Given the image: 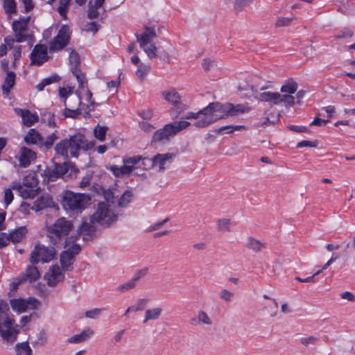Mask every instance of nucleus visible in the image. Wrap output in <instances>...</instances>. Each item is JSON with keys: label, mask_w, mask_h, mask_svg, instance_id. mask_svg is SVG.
<instances>
[{"label": "nucleus", "mask_w": 355, "mask_h": 355, "mask_svg": "<svg viewBox=\"0 0 355 355\" xmlns=\"http://www.w3.org/2000/svg\"><path fill=\"white\" fill-rule=\"evenodd\" d=\"M69 60L71 72L78 83L79 88H84L85 85H87V81L85 78V74L83 73L78 68L80 65V56L78 53L74 50L71 51L69 55Z\"/></svg>", "instance_id": "obj_12"}, {"label": "nucleus", "mask_w": 355, "mask_h": 355, "mask_svg": "<svg viewBox=\"0 0 355 355\" xmlns=\"http://www.w3.org/2000/svg\"><path fill=\"white\" fill-rule=\"evenodd\" d=\"M15 112L22 118L23 123L26 126H31L38 120V116L32 114L29 110L17 108Z\"/></svg>", "instance_id": "obj_26"}, {"label": "nucleus", "mask_w": 355, "mask_h": 355, "mask_svg": "<svg viewBox=\"0 0 355 355\" xmlns=\"http://www.w3.org/2000/svg\"><path fill=\"white\" fill-rule=\"evenodd\" d=\"M175 155L173 153L157 154L152 159L143 157L140 155L133 157H125L123 158V166H111L110 169L116 177H121L134 173L136 175H141L143 173L135 171L142 168L147 170L149 168H155L159 172H163L173 162Z\"/></svg>", "instance_id": "obj_1"}, {"label": "nucleus", "mask_w": 355, "mask_h": 355, "mask_svg": "<svg viewBox=\"0 0 355 355\" xmlns=\"http://www.w3.org/2000/svg\"><path fill=\"white\" fill-rule=\"evenodd\" d=\"M270 94L271 92H263L260 93L258 96L257 94H254V97L257 98L259 101L270 103Z\"/></svg>", "instance_id": "obj_56"}, {"label": "nucleus", "mask_w": 355, "mask_h": 355, "mask_svg": "<svg viewBox=\"0 0 355 355\" xmlns=\"http://www.w3.org/2000/svg\"><path fill=\"white\" fill-rule=\"evenodd\" d=\"M103 196L105 199L108 203H111L112 205H115L116 198L119 197V192L115 189H109L107 190L104 191Z\"/></svg>", "instance_id": "obj_40"}, {"label": "nucleus", "mask_w": 355, "mask_h": 355, "mask_svg": "<svg viewBox=\"0 0 355 355\" xmlns=\"http://www.w3.org/2000/svg\"><path fill=\"white\" fill-rule=\"evenodd\" d=\"M12 188L6 189L4 191V202L6 205V206L9 205L13 200L14 196L12 192Z\"/></svg>", "instance_id": "obj_61"}, {"label": "nucleus", "mask_w": 355, "mask_h": 355, "mask_svg": "<svg viewBox=\"0 0 355 355\" xmlns=\"http://www.w3.org/2000/svg\"><path fill=\"white\" fill-rule=\"evenodd\" d=\"M246 128L244 125H227L220 128L217 132L218 133H223L225 130H227L228 131L226 133H230L235 130H244Z\"/></svg>", "instance_id": "obj_51"}, {"label": "nucleus", "mask_w": 355, "mask_h": 355, "mask_svg": "<svg viewBox=\"0 0 355 355\" xmlns=\"http://www.w3.org/2000/svg\"><path fill=\"white\" fill-rule=\"evenodd\" d=\"M16 355H32V349L28 342L17 343L15 345Z\"/></svg>", "instance_id": "obj_39"}, {"label": "nucleus", "mask_w": 355, "mask_h": 355, "mask_svg": "<svg viewBox=\"0 0 355 355\" xmlns=\"http://www.w3.org/2000/svg\"><path fill=\"white\" fill-rule=\"evenodd\" d=\"M60 78L58 76L55 75L46 78H44L41 83H40L37 86V89L38 91H42L45 86L49 85L51 83L58 82Z\"/></svg>", "instance_id": "obj_45"}, {"label": "nucleus", "mask_w": 355, "mask_h": 355, "mask_svg": "<svg viewBox=\"0 0 355 355\" xmlns=\"http://www.w3.org/2000/svg\"><path fill=\"white\" fill-rule=\"evenodd\" d=\"M136 282L133 279H132L126 282L125 283L119 285L117 287V291L121 293H124L134 288L136 286Z\"/></svg>", "instance_id": "obj_48"}, {"label": "nucleus", "mask_w": 355, "mask_h": 355, "mask_svg": "<svg viewBox=\"0 0 355 355\" xmlns=\"http://www.w3.org/2000/svg\"><path fill=\"white\" fill-rule=\"evenodd\" d=\"M295 19V17H279L277 19L275 26L276 28L284 27L289 26L291 22Z\"/></svg>", "instance_id": "obj_47"}, {"label": "nucleus", "mask_w": 355, "mask_h": 355, "mask_svg": "<svg viewBox=\"0 0 355 355\" xmlns=\"http://www.w3.org/2000/svg\"><path fill=\"white\" fill-rule=\"evenodd\" d=\"M132 196V194L130 191H125L120 198H116V203H117V206L119 207H125L130 202Z\"/></svg>", "instance_id": "obj_42"}, {"label": "nucleus", "mask_w": 355, "mask_h": 355, "mask_svg": "<svg viewBox=\"0 0 355 355\" xmlns=\"http://www.w3.org/2000/svg\"><path fill=\"white\" fill-rule=\"evenodd\" d=\"M140 47L147 54L148 57L150 59L155 58L157 56V48L153 44L149 43V44H146L144 46H140Z\"/></svg>", "instance_id": "obj_43"}, {"label": "nucleus", "mask_w": 355, "mask_h": 355, "mask_svg": "<svg viewBox=\"0 0 355 355\" xmlns=\"http://www.w3.org/2000/svg\"><path fill=\"white\" fill-rule=\"evenodd\" d=\"M26 229L25 227H20L9 234L10 241L13 243L20 242L26 234Z\"/></svg>", "instance_id": "obj_36"}, {"label": "nucleus", "mask_w": 355, "mask_h": 355, "mask_svg": "<svg viewBox=\"0 0 355 355\" xmlns=\"http://www.w3.org/2000/svg\"><path fill=\"white\" fill-rule=\"evenodd\" d=\"M149 301L150 300L148 298L138 299L137 301V304L134 306V309H132V311L137 312L144 309L148 304Z\"/></svg>", "instance_id": "obj_53"}, {"label": "nucleus", "mask_w": 355, "mask_h": 355, "mask_svg": "<svg viewBox=\"0 0 355 355\" xmlns=\"http://www.w3.org/2000/svg\"><path fill=\"white\" fill-rule=\"evenodd\" d=\"M10 241L8 235H7L6 233L0 234V248L6 246Z\"/></svg>", "instance_id": "obj_64"}, {"label": "nucleus", "mask_w": 355, "mask_h": 355, "mask_svg": "<svg viewBox=\"0 0 355 355\" xmlns=\"http://www.w3.org/2000/svg\"><path fill=\"white\" fill-rule=\"evenodd\" d=\"M139 127L142 130L146 132H152L155 129L153 125L145 121L140 122Z\"/></svg>", "instance_id": "obj_62"}, {"label": "nucleus", "mask_w": 355, "mask_h": 355, "mask_svg": "<svg viewBox=\"0 0 355 355\" xmlns=\"http://www.w3.org/2000/svg\"><path fill=\"white\" fill-rule=\"evenodd\" d=\"M117 219V216L112 211L108 205L102 202L98 204L95 212L91 216L92 223H98L102 225L109 226Z\"/></svg>", "instance_id": "obj_8"}, {"label": "nucleus", "mask_w": 355, "mask_h": 355, "mask_svg": "<svg viewBox=\"0 0 355 355\" xmlns=\"http://www.w3.org/2000/svg\"><path fill=\"white\" fill-rule=\"evenodd\" d=\"M94 334V331L92 329L87 328L82 331L80 334L74 335L73 336L69 338L68 342L73 343H80L89 339V337Z\"/></svg>", "instance_id": "obj_34"}, {"label": "nucleus", "mask_w": 355, "mask_h": 355, "mask_svg": "<svg viewBox=\"0 0 355 355\" xmlns=\"http://www.w3.org/2000/svg\"><path fill=\"white\" fill-rule=\"evenodd\" d=\"M25 142L30 144H36L41 146L42 137L35 129H31L24 137Z\"/></svg>", "instance_id": "obj_33"}, {"label": "nucleus", "mask_w": 355, "mask_h": 355, "mask_svg": "<svg viewBox=\"0 0 355 355\" xmlns=\"http://www.w3.org/2000/svg\"><path fill=\"white\" fill-rule=\"evenodd\" d=\"M55 168L58 171L60 177H71L76 175L78 173V168L72 164H67L66 162L63 164H55Z\"/></svg>", "instance_id": "obj_21"}, {"label": "nucleus", "mask_w": 355, "mask_h": 355, "mask_svg": "<svg viewBox=\"0 0 355 355\" xmlns=\"http://www.w3.org/2000/svg\"><path fill=\"white\" fill-rule=\"evenodd\" d=\"M44 277L49 286H55L58 283L63 281L64 275L61 268L55 265L49 268V270L45 274Z\"/></svg>", "instance_id": "obj_18"}, {"label": "nucleus", "mask_w": 355, "mask_h": 355, "mask_svg": "<svg viewBox=\"0 0 355 355\" xmlns=\"http://www.w3.org/2000/svg\"><path fill=\"white\" fill-rule=\"evenodd\" d=\"M10 303L12 310L19 313L27 310L35 309L40 304L37 300L31 297L28 300L21 298L13 299L10 300Z\"/></svg>", "instance_id": "obj_15"}, {"label": "nucleus", "mask_w": 355, "mask_h": 355, "mask_svg": "<svg viewBox=\"0 0 355 355\" xmlns=\"http://www.w3.org/2000/svg\"><path fill=\"white\" fill-rule=\"evenodd\" d=\"M230 116H236L240 114L248 113L251 108L248 104L234 105L230 103Z\"/></svg>", "instance_id": "obj_32"}, {"label": "nucleus", "mask_w": 355, "mask_h": 355, "mask_svg": "<svg viewBox=\"0 0 355 355\" xmlns=\"http://www.w3.org/2000/svg\"><path fill=\"white\" fill-rule=\"evenodd\" d=\"M148 268H144L138 270L135 273V275L132 279L136 282V283H137V282L139 281V279L146 276L148 274Z\"/></svg>", "instance_id": "obj_63"}, {"label": "nucleus", "mask_w": 355, "mask_h": 355, "mask_svg": "<svg viewBox=\"0 0 355 355\" xmlns=\"http://www.w3.org/2000/svg\"><path fill=\"white\" fill-rule=\"evenodd\" d=\"M149 69L150 67L148 66L140 64L136 71V74L141 80H143L148 73Z\"/></svg>", "instance_id": "obj_50"}, {"label": "nucleus", "mask_w": 355, "mask_h": 355, "mask_svg": "<svg viewBox=\"0 0 355 355\" xmlns=\"http://www.w3.org/2000/svg\"><path fill=\"white\" fill-rule=\"evenodd\" d=\"M266 243L252 236L246 238L245 247L254 252H259L266 248Z\"/></svg>", "instance_id": "obj_24"}, {"label": "nucleus", "mask_w": 355, "mask_h": 355, "mask_svg": "<svg viewBox=\"0 0 355 355\" xmlns=\"http://www.w3.org/2000/svg\"><path fill=\"white\" fill-rule=\"evenodd\" d=\"M94 224L95 223L91 222V219L89 222L83 221L77 230L78 234H83L85 236L91 235L95 231Z\"/></svg>", "instance_id": "obj_37"}, {"label": "nucleus", "mask_w": 355, "mask_h": 355, "mask_svg": "<svg viewBox=\"0 0 355 355\" xmlns=\"http://www.w3.org/2000/svg\"><path fill=\"white\" fill-rule=\"evenodd\" d=\"M232 223L233 221L230 218H219L216 221V230L220 233L230 232Z\"/></svg>", "instance_id": "obj_28"}, {"label": "nucleus", "mask_w": 355, "mask_h": 355, "mask_svg": "<svg viewBox=\"0 0 355 355\" xmlns=\"http://www.w3.org/2000/svg\"><path fill=\"white\" fill-rule=\"evenodd\" d=\"M55 254L56 252L53 248L38 244L31 253L30 262L32 264H37L40 261L47 263L53 260Z\"/></svg>", "instance_id": "obj_9"}, {"label": "nucleus", "mask_w": 355, "mask_h": 355, "mask_svg": "<svg viewBox=\"0 0 355 355\" xmlns=\"http://www.w3.org/2000/svg\"><path fill=\"white\" fill-rule=\"evenodd\" d=\"M318 141L304 140L297 144V148L311 147L315 148L318 146Z\"/></svg>", "instance_id": "obj_58"}, {"label": "nucleus", "mask_w": 355, "mask_h": 355, "mask_svg": "<svg viewBox=\"0 0 355 355\" xmlns=\"http://www.w3.org/2000/svg\"><path fill=\"white\" fill-rule=\"evenodd\" d=\"M105 0H95L94 4L89 2V8L87 11V16L89 19H96L99 15L98 9L102 7Z\"/></svg>", "instance_id": "obj_35"}, {"label": "nucleus", "mask_w": 355, "mask_h": 355, "mask_svg": "<svg viewBox=\"0 0 355 355\" xmlns=\"http://www.w3.org/2000/svg\"><path fill=\"white\" fill-rule=\"evenodd\" d=\"M46 208H53L55 210L59 209L58 205L53 202L51 196L49 194H44L39 197L34 202V205L32 207L35 211H39Z\"/></svg>", "instance_id": "obj_17"}, {"label": "nucleus", "mask_w": 355, "mask_h": 355, "mask_svg": "<svg viewBox=\"0 0 355 355\" xmlns=\"http://www.w3.org/2000/svg\"><path fill=\"white\" fill-rule=\"evenodd\" d=\"M35 265V264H32L31 263V264L27 266L25 272L19 275L21 277V279H23L24 282H28L29 283H32L40 279V272Z\"/></svg>", "instance_id": "obj_19"}, {"label": "nucleus", "mask_w": 355, "mask_h": 355, "mask_svg": "<svg viewBox=\"0 0 355 355\" xmlns=\"http://www.w3.org/2000/svg\"><path fill=\"white\" fill-rule=\"evenodd\" d=\"M29 21L30 17H27L12 21V27L17 42H22L28 39L29 36L28 33V24Z\"/></svg>", "instance_id": "obj_13"}, {"label": "nucleus", "mask_w": 355, "mask_h": 355, "mask_svg": "<svg viewBox=\"0 0 355 355\" xmlns=\"http://www.w3.org/2000/svg\"><path fill=\"white\" fill-rule=\"evenodd\" d=\"M86 96H87V100L89 102H90V105H85V114H88L91 111H92L94 109L96 103H94V101H93L92 100V93L89 90L87 91Z\"/></svg>", "instance_id": "obj_54"}, {"label": "nucleus", "mask_w": 355, "mask_h": 355, "mask_svg": "<svg viewBox=\"0 0 355 355\" xmlns=\"http://www.w3.org/2000/svg\"><path fill=\"white\" fill-rule=\"evenodd\" d=\"M0 331L3 338L9 339L10 338L15 336L17 331L12 327V320L6 318L3 322H0Z\"/></svg>", "instance_id": "obj_23"}, {"label": "nucleus", "mask_w": 355, "mask_h": 355, "mask_svg": "<svg viewBox=\"0 0 355 355\" xmlns=\"http://www.w3.org/2000/svg\"><path fill=\"white\" fill-rule=\"evenodd\" d=\"M58 137H57L55 133H52L50 135L45 141L42 139L41 146H44L46 149H49L52 147L55 140H57Z\"/></svg>", "instance_id": "obj_49"}, {"label": "nucleus", "mask_w": 355, "mask_h": 355, "mask_svg": "<svg viewBox=\"0 0 355 355\" xmlns=\"http://www.w3.org/2000/svg\"><path fill=\"white\" fill-rule=\"evenodd\" d=\"M90 196L86 193H76L70 191H66L62 197V204L65 209L75 212H81L89 204Z\"/></svg>", "instance_id": "obj_5"}, {"label": "nucleus", "mask_w": 355, "mask_h": 355, "mask_svg": "<svg viewBox=\"0 0 355 355\" xmlns=\"http://www.w3.org/2000/svg\"><path fill=\"white\" fill-rule=\"evenodd\" d=\"M31 64L41 65L49 60L47 46L44 44H37L30 55Z\"/></svg>", "instance_id": "obj_16"}, {"label": "nucleus", "mask_w": 355, "mask_h": 355, "mask_svg": "<svg viewBox=\"0 0 355 355\" xmlns=\"http://www.w3.org/2000/svg\"><path fill=\"white\" fill-rule=\"evenodd\" d=\"M288 99L289 98L282 96L281 93L279 92H271L270 103L275 105H283L285 107H286V103H288Z\"/></svg>", "instance_id": "obj_38"}, {"label": "nucleus", "mask_w": 355, "mask_h": 355, "mask_svg": "<svg viewBox=\"0 0 355 355\" xmlns=\"http://www.w3.org/2000/svg\"><path fill=\"white\" fill-rule=\"evenodd\" d=\"M190 125L191 123L186 121H176L166 124L163 128L155 132L152 141L154 142L168 141L171 137H173L180 131L186 129Z\"/></svg>", "instance_id": "obj_6"}, {"label": "nucleus", "mask_w": 355, "mask_h": 355, "mask_svg": "<svg viewBox=\"0 0 355 355\" xmlns=\"http://www.w3.org/2000/svg\"><path fill=\"white\" fill-rule=\"evenodd\" d=\"M36 157V154L32 150L26 148L21 147L19 150L18 159L20 166L27 167L30 165L31 161L34 160Z\"/></svg>", "instance_id": "obj_20"}, {"label": "nucleus", "mask_w": 355, "mask_h": 355, "mask_svg": "<svg viewBox=\"0 0 355 355\" xmlns=\"http://www.w3.org/2000/svg\"><path fill=\"white\" fill-rule=\"evenodd\" d=\"M105 310L104 309H94L85 312V317L94 319L97 318L101 312Z\"/></svg>", "instance_id": "obj_59"}, {"label": "nucleus", "mask_w": 355, "mask_h": 355, "mask_svg": "<svg viewBox=\"0 0 355 355\" xmlns=\"http://www.w3.org/2000/svg\"><path fill=\"white\" fill-rule=\"evenodd\" d=\"M15 84V73L12 71H8L6 76L4 79L3 84L1 87L2 92L6 96H8L12 88Z\"/></svg>", "instance_id": "obj_30"}, {"label": "nucleus", "mask_w": 355, "mask_h": 355, "mask_svg": "<svg viewBox=\"0 0 355 355\" xmlns=\"http://www.w3.org/2000/svg\"><path fill=\"white\" fill-rule=\"evenodd\" d=\"M163 309L160 306L148 309L145 311L143 323L146 324L149 321L157 320L162 315Z\"/></svg>", "instance_id": "obj_27"}, {"label": "nucleus", "mask_w": 355, "mask_h": 355, "mask_svg": "<svg viewBox=\"0 0 355 355\" xmlns=\"http://www.w3.org/2000/svg\"><path fill=\"white\" fill-rule=\"evenodd\" d=\"M108 128L106 126H101L98 125L94 130V136L99 141H103L105 140L106 132Z\"/></svg>", "instance_id": "obj_46"}, {"label": "nucleus", "mask_w": 355, "mask_h": 355, "mask_svg": "<svg viewBox=\"0 0 355 355\" xmlns=\"http://www.w3.org/2000/svg\"><path fill=\"white\" fill-rule=\"evenodd\" d=\"M229 107H230V103L223 104L218 102H213L197 112H188L184 118L186 119H196V121L193 123V125L199 128H203L219 119L229 117Z\"/></svg>", "instance_id": "obj_2"}, {"label": "nucleus", "mask_w": 355, "mask_h": 355, "mask_svg": "<svg viewBox=\"0 0 355 355\" xmlns=\"http://www.w3.org/2000/svg\"><path fill=\"white\" fill-rule=\"evenodd\" d=\"M37 184V180L33 175H28L24 178L21 186L31 189H38Z\"/></svg>", "instance_id": "obj_44"}, {"label": "nucleus", "mask_w": 355, "mask_h": 355, "mask_svg": "<svg viewBox=\"0 0 355 355\" xmlns=\"http://www.w3.org/2000/svg\"><path fill=\"white\" fill-rule=\"evenodd\" d=\"M163 98L175 106H178L180 103V96L178 92L173 88L164 91L162 92Z\"/></svg>", "instance_id": "obj_29"}, {"label": "nucleus", "mask_w": 355, "mask_h": 355, "mask_svg": "<svg viewBox=\"0 0 355 355\" xmlns=\"http://www.w3.org/2000/svg\"><path fill=\"white\" fill-rule=\"evenodd\" d=\"M219 296L223 300L230 302L234 297V293L227 289H222L220 292Z\"/></svg>", "instance_id": "obj_55"}, {"label": "nucleus", "mask_w": 355, "mask_h": 355, "mask_svg": "<svg viewBox=\"0 0 355 355\" xmlns=\"http://www.w3.org/2000/svg\"><path fill=\"white\" fill-rule=\"evenodd\" d=\"M88 148L87 140L80 133L61 140L55 146L56 154L64 159H68L69 157H78L80 150H86Z\"/></svg>", "instance_id": "obj_4"}, {"label": "nucleus", "mask_w": 355, "mask_h": 355, "mask_svg": "<svg viewBox=\"0 0 355 355\" xmlns=\"http://www.w3.org/2000/svg\"><path fill=\"white\" fill-rule=\"evenodd\" d=\"M44 176L47 178L48 181H55L57 178H60L56 171L55 168L53 169L47 168L44 171Z\"/></svg>", "instance_id": "obj_52"}, {"label": "nucleus", "mask_w": 355, "mask_h": 355, "mask_svg": "<svg viewBox=\"0 0 355 355\" xmlns=\"http://www.w3.org/2000/svg\"><path fill=\"white\" fill-rule=\"evenodd\" d=\"M156 36L155 29L149 27H146L145 31L141 34H136V37L139 43V46L149 44Z\"/></svg>", "instance_id": "obj_25"}, {"label": "nucleus", "mask_w": 355, "mask_h": 355, "mask_svg": "<svg viewBox=\"0 0 355 355\" xmlns=\"http://www.w3.org/2000/svg\"><path fill=\"white\" fill-rule=\"evenodd\" d=\"M297 83L292 78L287 79L281 86L280 93L282 96L289 98L288 103H286V108H290L295 105V98L293 94L297 92Z\"/></svg>", "instance_id": "obj_14"}, {"label": "nucleus", "mask_w": 355, "mask_h": 355, "mask_svg": "<svg viewBox=\"0 0 355 355\" xmlns=\"http://www.w3.org/2000/svg\"><path fill=\"white\" fill-rule=\"evenodd\" d=\"M54 116V112H45L43 114V119L46 121L50 126L54 127L55 126Z\"/></svg>", "instance_id": "obj_57"}, {"label": "nucleus", "mask_w": 355, "mask_h": 355, "mask_svg": "<svg viewBox=\"0 0 355 355\" xmlns=\"http://www.w3.org/2000/svg\"><path fill=\"white\" fill-rule=\"evenodd\" d=\"M71 31L69 27L63 25L59 30L58 33L49 43V51L51 52L58 51L64 49L69 42Z\"/></svg>", "instance_id": "obj_10"}, {"label": "nucleus", "mask_w": 355, "mask_h": 355, "mask_svg": "<svg viewBox=\"0 0 355 355\" xmlns=\"http://www.w3.org/2000/svg\"><path fill=\"white\" fill-rule=\"evenodd\" d=\"M3 7L5 12L8 15V18H10V15L17 12L16 3L15 0H3Z\"/></svg>", "instance_id": "obj_41"}, {"label": "nucleus", "mask_w": 355, "mask_h": 355, "mask_svg": "<svg viewBox=\"0 0 355 355\" xmlns=\"http://www.w3.org/2000/svg\"><path fill=\"white\" fill-rule=\"evenodd\" d=\"M99 28V25H98L95 21L87 23L85 26V31L86 32H92L93 34L98 32Z\"/></svg>", "instance_id": "obj_60"}, {"label": "nucleus", "mask_w": 355, "mask_h": 355, "mask_svg": "<svg viewBox=\"0 0 355 355\" xmlns=\"http://www.w3.org/2000/svg\"><path fill=\"white\" fill-rule=\"evenodd\" d=\"M12 189L18 191L23 198H33L38 193V189L28 188L25 186H21L20 183H13Z\"/></svg>", "instance_id": "obj_22"}, {"label": "nucleus", "mask_w": 355, "mask_h": 355, "mask_svg": "<svg viewBox=\"0 0 355 355\" xmlns=\"http://www.w3.org/2000/svg\"><path fill=\"white\" fill-rule=\"evenodd\" d=\"M80 251V247L76 243H71L69 248L60 254V263L62 269L66 271L71 270L75 257Z\"/></svg>", "instance_id": "obj_11"}, {"label": "nucleus", "mask_w": 355, "mask_h": 355, "mask_svg": "<svg viewBox=\"0 0 355 355\" xmlns=\"http://www.w3.org/2000/svg\"><path fill=\"white\" fill-rule=\"evenodd\" d=\"M64 103L63 115L65 118L76 119L82 113L85 114V105H82L80 96L77 92L69 93Z\"/></svg>", "instance_id": "obj_7"}, {"label": "nucleus", "mask_w": 355, "mask_h": 355, "mask_svg": "<svg viewBox=\"0 0 355 355\" xmlns=\"http://www.w3.org/2000/svg\"><path fill=\"white\" fill-rule=\"evenodd\" d=\"M191 324L211 326L213 324V321L205 311L200 310L198 312L196 318L191 319Z\"/></svg>", "instance_id": "obj_31"}, {"label": "nucleus", "mask_w": 355, "mask_h": 355, "mask_svg": "<svg viewBox=\"0 0 355 355\" xmlns=\"http://www.w3.org/2000/svg\"><path fill=\"white\" fill-rule=\"evenodd\" d=\"M73 227L71 220L64 217L59 218L52 225L46 226L47 237L53 245L58 248H67L78 238L77 234L68 236Z\"/></svg>", "instance_id": "obj_3"}]
</instances>
